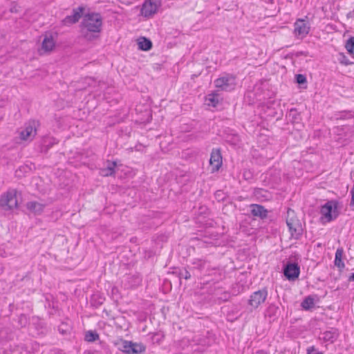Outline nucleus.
Listing matches in <instances>:
<instances>
[{
  "label": "nucleus",
  "instance_id": "obj_2",
  "mask_svg": "<svg viewBox=\"0 0 354 354\" xmlns=\"http://www.w3.org/2000/svg\"><path fill=\"white\" fill-rule=\"evenodd\" d=\"M19 206L17 192L10 190L3 194L0 199V208L3 211L13 210Z\"/></svg>",
  "mask_w": 354,
  "mask_h": 354
},
{
  "label": "nucleus",
  "instance_id": "obj_1",
  "mask_svg": "<svg viewBox=\"0 0 354 354\" xmlns=\"http://www.w3.org/2000/svg\"><path fill=\"white\" fill-rule=\"evenodd\" d=\"M102 27V17L99 13H88L83 16L80 29L82 36L86 40L92 41L98 38Z\"/></svg>",
  "mask_w": 354,
  "mask_h": 354
},
{
  "label": "nucleus",
  "instance_id": "obj_14",
  "mask_svg": "<svg viewBox=\"0 0 354 354\" xmlns=\"http://www.w3.org/2000/svg\"><path fill=\"white\" fill-rule=\"evenodd\" d=\"M284 274L288 279H295L299 274V268L295 264H288L284 269Z\"/></svg>",
  "mask_w": 354,
  "mask_h": 354
},
{
  "label": "nucleus",
  "instance_id": "obj_25",
  "mask_svg": "<svg viewBox=\"0 0 354 354\" xmlns=\"http://www.w3.org/2000/svg\"><path fill=\"white\" fill-rule=\"evenodd\" d=\"M297 82L298 84H304L306 82V78L304 75L298 74L296 75Z\"/></svg>",
  "mask_w": 354,
  "mask_h": 354
},
{
  "label": "nucleus",
  "instance_id": "obj_11",
  "mask_svg": "<svg viewBox=\"0 0 354 354\" xmlns=\"http://www.w3.org/2000/svg\"><path fill=\"white\" fill-rule=\"evenodd\" d=\"M223 164L222 156L219 149H213L209 159L212 172L218 171Z\"/></svg>",
  "mask_w": 354,
  "mask_h": 354
},
{
  "label": "nucleus",
  "instance_id": "obj_12",
  "mask_svg": "<svg viewBox=\"0 0 354 354\" xmlns=\"http://www.w3.org/2000/svg\"><path fill=\"white\" fill-rule=\"evenodd\" d=\"M36 134V122H30L25 127L24 130L20 132V138L22 140H31L33 139Z\"/></svg>",
  "mask_w": 354,
  "mask_h": 354
},
{
  "label": "nucleus",
  "instance_id": "obj_4",
  "mask_svg": "<svg viewBox=\"0 0 354 354\" xmlns=\"http://www.w3.org/2000/svg\"><path fill=\"white\" fill-rule=\"evenodd\" d=\"M288 218L286 223L289 232L292 237L296 239L301 234L302 228L299 221L295 217V212L290 209L287 211Z\"/></svg>",
  "mask_w": 354,
  "mask_h": 354
},
{
  "label": "nucleus",
  "instance_id": "obj_15",
  "mask_svg": "<svg viewBox=\"0 0 354 354\" xmlns=\"http://www.w3.org/2000/svg\"><path fill=\"white\" fill-rule=\"evenodd\" d=\"M251 213L254 216H258L261 218L267 217L268 211L262 205L252 204L250 205Z\"/></svg>",
  "mask_w": 354,
  "mask_h": 354
},
{
  "label": "nucleus",
  "instance_id": "obj_27",
  "mask_svg": "<svg viewBox=\"0 0 354 354\" xmlns=\"http://www.w3.org/2000/svg\"><path fill=\"white\" fill-rule=\"evenodd\" d=\"M315 351V348L314 346H310L307 348V354H311L312 352ZM316 354H323L322 353H317Z\"/></svg>",
  "mask_w": 354,
  "mask_h": 354
},
{
  "label": "nucleus",
  "instance_id": "obj_31",
  "mask_svg": "<svg viewBox=\"0 0 354 354\" xmlns=\"http://www.w3.org/2000/svg\"><path fill=\"white\" fill-rule=\"evenodd\" d=\"M254 354H268V353L264 351L260 350V351H256Z\"/></svg>",
  "mask_w": 354,
  "mask_h": 354
},
{
  "label": "nucleus",
  "instance_id": "obj_16",
  "mask_svg": "<svg viewBox=\"0 0 354 354\" xmlns=\"http://www.w3.org/2000/svg\"><path fill=\"white\" fill-rule=\"evenodd\" d=\"M82 11V8H79V10H74L73 15L65 17L63 20V23L65 25L75 24L81 18Z\"/></svg>",
  "mask_w": 354,
  "mask_h": 354
},
{
  "label": "nucleus",
  "instance_id": "obj_30",
  "mask_svg": "<svg viewBox=\"0 0 354 354\" xmlns=\"http://www.w3.org/2000/svg\"><path fill=\"white\" fill-rule=\"evenodd\" d=\"M204 351H205V346H204L203 344V347L202 348H196V349L194 350V352H198V353L203 352Z\"/></svg>",
  "mask_w": 354,
  "mask_h": 354
},
{
  "label": "nucleus",
  "instance_id": "obj_23",
  "mask_svg": "<svg viewBox=\"0 0 354 354\" xmlns=\"http://www.w3.org/2000/svg\"><path fill=\"white\" fill-rule=\"evenodd\" d=\"M345 48L350 54L354 53V37H350L346 41Z\"/></svg>",
  "mask_w": 354,
  "mask_h": 354
},
{
  "label": "nucleus",
  "instance_id": "obj_5",
  "mask_svg": "<svg viewBox=\"0 0 354 354\" xmlns=\"http://www.w3.org/2000/svg\"><path fill=\"white\" fill-rule=\"evenodd\" d=\"M322 219L330 222L335 219L338 216L337 204L335 201L327 202L321 208Z\"/></svg>",
  "mask_w": 354,
  "mask_h": 354
},
{
  "label": "nucleus",
  "instance_id": "obj_6",
  "mask_svg": "<svg viewBox=\"0 0 354 354\" xmlns=\"http://www.w3.org/2000/svg\"><path fill=\"white\" fill-rule=\"evenodd\" d=\"M214 84L221 91H230L235 88V77L231 75H225L217 78L214 81Z\"/></svg>",
  "mask_w": 354,
  "mask_h": 354
},
{
  "label": "nucleus",
  "instance_id": "obj_21",
  "mask_svg": "<svg viewBox=\"0 0 354 354\" xmlns=\"http://www.w3.org/2000/svg\"><path fill=\"white\" fill-rule=\"evenodd\" d=\"M206 101L207 102V104L209 106H212L214 107L216 106L219 102L218 95L214 93L209 94L206 97Z\"/></svg>",
  "mask_w": 354,
  "mask_h": 354
},
{
  "label": "nucleus",
  "instance_id": "obj_28",
  "mask_svg": "<svg viewBox=\"0 0 354 354\" xmlns=\"http://www.w3.org/2000/svg\"><path fill=\"white\" fill-rule=\"evenodd\" d=\"M182 275L183 276V277L185 279H190L191 277V274L190 273L188 272V271H185V274H182Z\"/></svg>",
  "mask_w": 354,
  "mask_h": 354
},
{
  "label": "nucleus",
  "instance_id": "obj_20",
  "mask_svg": "<svg viewBox=\"0 0 354 354\" xmlns=\"http://www.w3.org/2000/svg\"><path fill=\"white\" fill-rule=\"evenodd\" d=\"M138 45L140 49L145 51L150 50L152 47L151 41L145 37L140 38L138 40Z\"/></svg>",
  "mask_w": 354,
  "mask_h": 354
},
{
  "label": "nucleus",
  "instance_id": "obj_13",
  "mask_svg": "<svg viewBox=\"0 0 354 354\" xmlns=\"http://www.w3.org/2000/svg\"><path fill=\"white\" fill-rule=\"evenodd\" d=\"M30 212L34 214H40L43 212L45 205L38 201H29L26 205Z\"/></svg>",
  "mask_w": 354,
  "mask_h": 354
},
{
  "label": "nucleus",
  "instance_id": "obj_3",
  "mask_svg": "<svg viewBox=\"0 0 354 354\" xmlns=\"http://www.w3.org/2000/svg\"><path fill=\"white\" fill-rule=\"evenodd\" d=\"M162 6V0H145L140 9V15L145 18L153 17Z\"/></svg>",
  "mask_w": 354,
  "mask_h": 354
},
{
  "label": "nucleus",
  "instance_id": "obj_33",
  "mask_svg": "<svg viewBox=\"0 0 354 354\" xmlns=\"http://www.w3.org/2000/svg\"><path fill=\"white\" fill-rule=\"evenodd\" d=\"M11 12H17V9L15 8H12L10 9Z\"/></svg>",
  "mask_w": 354,
  "mask_h": 354
},
{
  "label": "nucleus",
  "instance_id": "obj_17",
  "mask_svg": "<svg viewBox=\"0 0 354 354\" xmlns=\"http://www.w3.org/2000/svg\"><path fill=\"white\" fill-rule=\"evenodd\" d=\"M115 162H109L106 168L102 169L100 174L103 176H109L115 174Z\"/></svg>",
  "mask_w": 354,
  "mask_h": 354
},
{
  "label": "nucleus",
  "instance_id": "obj_24",
  "mask_svg": "<svg viewBox=\"0 0 354 354\" xmlns=\"http://www.w3.org/2000/svg\"><path fill=\"white\" fill-rule=\"evenodd\" d=\"M98 338V335L92 331H88L86 333L85 339L88 342H93Z\"/></svg>",
  "mask_w": 354,
  "mask_h": 354
},
{
  "label": "nucleus",
  "instance_id": "obj_8",
  "mask_svg": "<svg viewBox=\"0 0 354 354\" xmlns=\"http://www.w3.org/2000/svg\"><path fill=\"white\" fill-rule=\"evenodd\" d=\"M268 291L266 289H262L253 292L248 301V304L254 309L257 308L261 304H263L267 298Z\"/></svg>",
  "mask_w": 354,
  "mask_h": 354
},
{
  "label": "nucleus",
  "instance_id": "obj_10",
  "mask_svg": "<svg viewBox=\"0 0 354 354\" xmlns=\"http://www.w3.org/2000/svg\"><path fill=\"white\" fill-rule=\"evenodd\" d=\"M55 47V40L50 32H46L44 35V39L41 43V48L39 50V54L48 53L53 50Z\"/></svg>",
  "mask_w": 354,
  "mask_h": 354
},
{
  "label": "nucleus",
  "instance_id": "obj_34",
  "mask_svg": "<svg viewBox=\"0 0 354 354\" xmlns=\"http://www.w3.org/2000/svg\"><path fill=\"white\" fill-rule=\"evenodd\" d=\"M85 354H92V353H85Z\"/></svg>",
  "mask_w": 354,
  "mask_h": 354
},
{
  "label": "nucleus",
  "instance_id": "obj_22",
  "mask_svg": "<svg viewBox=\"0 0 354 354\" xmlns=\"http://www.w3.org/2000/svg\"><path fill=\"white\" fill-rule=\"evenodd\" d=\"M301 307L305 310H308L313 307L314 306V299L310 297H308L306 298L301 303Z\"/></svg>",
  "mask_w": 354,
  "mask_h": 354
},
{
  "label": "nucleus",
  "instance_id": "obj_32",
  "mask_svg": "<svg viewBox=\"0 0 354 354\" xmlns=\"http://www.w3.org/2000/svg\"><path fill=\"white\" fill-rule=\"evenodd\" d=\"M349 281H354V272L349 277Z\"/></svg>",
  "mask_w": 354,
  "mask_h": 354
},
{
  "label": "nucleus",
  "instance_id": "obj_29",
  "mask_svg": "<svg viewBox=\"0 0 354 354\" xmlns=\"http://www.w3.org/2000/svg\"><path fill=\"white\" fill-rule=\"evenodd\" d=\"M243 176L245 179H249L251 177V174L250 171H244Z\"/></svg>",
  "mask_w": 354,
  "mask_h": 354
},
{
  "label": "nucleus",
  "instance_id": "obj_26",
  "mask_svg": "<svg viewBox=\"0 0 354 354\" xmlns=\"http://www.w3.org/2000/svg\"><path fill=\"white\" fill-rule=\"evenodd\" d=\"M341 56L342 57V59L340 60L341 64L345 66H348L352 64V62H351L344 55H341Z\"/></svg>",
  "mask_w": 354,
  "mask_h": 354
},
{
  "label": "nucleus",
  "instance_id": "obj_9",
  "mask_svg": "<svg viewBox=\"0 0 354 354\" xmlns=\"http://www.w3.org/2000/svg\"><path fill=\"white\" fill-rule=\"evenodd\" d=\"M310 25L304 19H297L294 24L293 33L297 38L302 39L305 37L309 32Z\"/></svg>",
  "mask_w": 354,
  "mask_h": 354
},
{
  "label": "nucleus",
  "instance_id": "obj_7",
  "mask_svg": "<svg viewBox=\"0 0 354 354\" xmlns=\"http://www.w3.org/2000/svg\"><path fill=\"white\" fill-rule=\"evenodd\" d=\"M120 349L127 354H140L145 351V346L142 344L122 340L120 344Z\"/></svg>",
  "mask_w": 354,
  "mask_h": 354
},
{
  "label": "nucleus",
  "instance_id": "obj_19",
  "mask_svg": "<svg viewBox=\"0 0 354 354\" xmlns=\"http://www.w3.org/2000/svg\"><path fill=\"white\" fill-rule=\"evenodd\" d=\"M344 250L342 248H338L335 252V265L339 269L344 268V263L342 261Z\"/></svg>",
  "mask_w": 354,
  "mask_h": 354
},
{
  "label": "nucleus",
  "instance_id": "obj_18",
  "mask_svg": "<svg viewBox=\"0 0 354 354\" xmlns=\"http://www.w3.org/2000/svg\"><path fill=\"white\" fill-rule=\"evenodd\" d=\"M337 337V331L336 329H331L322 333V339L325 342H333Z\"/></svg>",
  "mask_w": 354,
  "mask_h": 354
}]
</instances>
